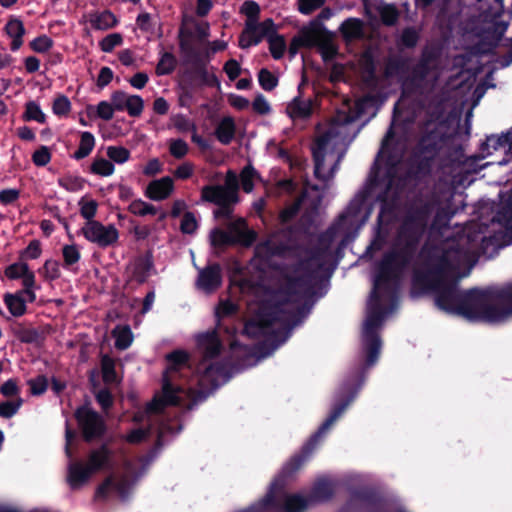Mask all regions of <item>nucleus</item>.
I'll return each instance as SVG.
<instances>
[{
    "instance_id": "obj_59",
    "label": "nucleus",
    "mask_w": 512,
    "mask_h": 512,
    "mask_svg": "<svg viewBox=\"0 0 512 512\" xmlns=\"http://www.w3.org/2000/svg\"><path fill=\"white\" fill-rule=\"evenodd\" d=\"M258 81L265 91H272L278 85V78L267 68H262L258 73Z\"/></svg>"
},
{
    "instance_id": "obj_20",
    "label": "nucleus",
    "mask_w": 512,
    "mask_h": 512,
    "mask_svg": "<svg viewBox=\"0 0 512 512\" xmlns=\"http://www.w3.org/2000/svg\"><path fill=\"white\" fill-rule=\"evenodd\" d=\"M423 206H427L428 210H429V215H428L427 224H426L427 226H426L424 234H426V232L428 230L430 219H431L433 214H435V215H434V218H433L432 225L434 227H439V228L447 227L449 225V222H450L451 218L455 214V212L453 210H451L449 207H439V208H437V203L435 201H433V200H422V199H419V200H415V201L411 202L410 204H408L405 207V210H404V212L402 214V217L400 219L399 226L401 225L405 214L407 213V211L409 209H411V207H418L419 208V207H423ZM423 236H425V235H423ZM423 238L424 237H422V239Z\"/></svg>"
},
{
    "instance_id": "obj_37",
    "label": "nucleus",
    "mask_w": 512,
    "mask_h": 512,
    "mask_svg": "<svg viewBox=\"0 0 512 512\" xmlns=\"http://www.w3.org/2000/svg\"><path fill=\"white\" fill-rule=\"evenodd\" d=\"M236 126L232 117L226 116L217 124L215 128V136L222 144H229L235 135Z\"/></svg>"
},
{
    "instance_id": "obj_55",
    "label": "nucleus",
    "mask_w": 512,
    "mask_h": 512,
    "mask_svg": "<svg viewBox=\"0 0 512 512\" xmlns=\"http://www.w3.org/2000/svg\"><path fill=\"white\" fill-rule=\"evenodd\" d=\"M38 273L43 276L45 280L53 281L60 278L59 262L56 260H46Z\"/></svg>"
},
{
    "instance_id": "obj_44",
    "label": "nucleus",
    "mask_w": 512,
    "mask_h": 512,
    "mask_svg": "<svg viewBox=\"0 0 512 512\" xmlns=\"http://www.w3.org/2000/svg\"><path fill=\"white\" fill-rule=\"evenodd\" d=\"M233 234L224 231L221 228H214L210 233V243L214 248H223L227 246H233Z\"/></svg>"
},
{
    "instance_id": "obj_14",
    "label": "nucleus",
    "mask_w": 512,
    "mask_h": 512,
    "mask_svg": "<svg viewBox=\"0 0 512 512\" xmlns=\"http://www.w3.org/2000/svg\"><path fill=\"white\" fill-rule=\"evenodd\" d=\"M74 417L84 441L92 442L105 435L107 427L103 417L87 404L79 406L74 412Z\"/></svg>"
},
{
    "instance_id": "obj_57",
    "label": "nucleus",
    "mask_w": 512,
    "mask_h": 512,
    "mask_svg": "<svg viewBox=\"0 0 512 512\" xmlns=\"http://www.w3.org/2000/svg\"><path fill=\"white\" fill-rule=\"evenodd\" d=\"M29 265L23 260L8 265L4 270V275L10 280H18L28 271Z\"/></svg>"
},
{
    "instance_id": "obj_56",
    "label": "nucleus",
    "mask_w": 512,
    "mask_h": 512,
    "mask_svg": "<svg viewBox=\"0 0 512 512\" xmlns=\"http://www.w3.org/2000/svg\"><path fill=\"white\" fill-rule=\"evenodd\" d=\"M42 248L41 242L38 239H33L29 242L27 247L19 254V260L27 262V260H35L41 256Z\"/></svg>"
},
{
    "instance_id": "obj_13",
    "label": "nucleus",
    "mask_w": 512,
    "mask_h": 512,
    "mask_svg": "<svg viewBox=\"0 0 512 512\" xmlns=\"http://www.w3.org/2000/svg\"><path fill=\"white\" fill-rule=\"evenodd\" d=\"M275 301H265L261 303L254 317L270 332L276 323H281L285 326L286 305L298 303L299 300L295 296H286L277 294L275 290Z\"/></svg>"
},
{
    "instance_id": "obj_6",
    "label": "nucleus",
    "mask_w": 512,
    "mask_h": 512,
    "mask_svg": "<svg viewBox=\"0 0 512 512\" xmlns=\"http://www.w3.org/2000/svg\"><path fill=\"white\" fill-rule=\"evenodd\" d=\"M179 47L182 53V66L178 71V80L182 90L188 94L203 87L220 88L216 68H208L210 51L207 48L196 47L190 39L183 36L182 31Z\"/></svg>"
},
{
    "instance_id": "obj_8",
    "label": "nucleus",
    "mask_w": 512,
    "mask_h": 512,
    "mask_svg": "<svg viewBox=\"0 0 512 512\" xmlns=\"http://www.w3.org/2000/svg\"><path fill=\"white\" fill-rule=\"evenodd\" d=\"M166 368L162 371V447L164 446V434L166 425L164 423L165 402L171 399L172 393L187 382L192 373L190 355L187 351L177 349L165 355Z\"/></svg>"
},
{
    "instance_id": "obj_17",
    "label": "nucleus",
    "mask_w": 512,
    "mask_h": 512,
    "mask_svg": "<svg viewBox=\"0 0 512 512\" xmlns=\"http://www.w3.org/2000/svg\"><path fill=\"white\" fill-rule=\"evenodd\" d=\"M125 274L126 286L132 287L134 284L146 283L151 275L156 274L152 251L147 250L131 260L126 266Z\"/></svg>"
},
{
    "instance_id": "obj_10",
    "label": "nucleus",
    "mask_w": 512,
    "mask_h": 512,
    "mask_svg": "<svg viewBox=\"0 0 512 512\" xmlns=\"http://www.w3.org/2000/svg\"><path fill=\"white\" fill-rule=\"evenodd\" d=\"M456 315L471 321L496 323L491 288L485 290L472 288L463 291Z\"/></svg>"
},
{
    "instance_id": "obj_16",
    "label": "nucleus",
    "mask_w": 512,
    "mask_h": 512,
    "mask_svg": "<svg viewBox=\"0 0 512 512\" xmlns=\"http://www.w3.org/2000/svg\"><path fill=\"white\" fill-rule=\"evenodd\" d=\"M496 152H502V160L512 158V128L500 135L491 134L480 144L477 154L465 157L462 160H484Z\"/></svg>"
},
{
    "instance_id": "obj_11",
    "label": "nucleus",
    "mask_w": 512,
    "mask_h": 512,
    "mask_svg": "<svg viewBox=\"0 0 512 512\" xmlns=\"http://www.w3.org/2000/svg\"><path fill=\"white\" fill-rule=\"evenodd\" d=\"M350 142L351 139H347L343 127L331 126L312 141V160H325L326 156L342 160Z\"/></svg>"
},
{
    "instance_id": "obj_42",
    "label": "nucleus",
    "mask_w": 512,
    "mask_h": 512,
    "mask_svg": "<svg viewBox=\"0 0 512 512\" xmlns=\"http://www.w3.org/2000/svg\"><path fill=\"white\" fill-rule=\"evenodd\" d=\"M6 32L13 39L11 48L17 50L22 45V36L24 35L23 23L18 19H12L6 24Z\"/></svg>"
},
{
    "instance_id": "obj_49",
    "label": "nucleus",
    "mask_w": 512,
    "mask_h": 512,
    "mask_svg": "<svg viewBox=\"0 0 512 512\" xmlns=\"http://www.w3.org/2000/svg\"><path fill=\"white\" fill-rule=\"evenodd\" d=\"M317 46L324 63L333 61L339 53L338 46L329 39L318 42Z\"/></svg>"
},
{
    "instance_id": "obj_39",
    "label": "nucleus",
    "mask_w": 512,
    "mask_h": 512,
    "mask_svg": "<svg viewBox=\"0 0 512 512\" xmlns=\"http://www.w3.org/2000/svg\"><path fill=\"white\" fill-rule=\"evenodd\" d=\"M311 306L307 302L298 305L295 309L287 310L284 315L285 328L290 330L301 323L302 319L310 313Z\"/></svg>"
},
{
    "instance_id": "obj_22",
    "label": "nucleus",
    "mask_w": 512,
    "mask_h": 512,
    "mask_svg": "<svg viewBox=\"0 0 512 512\" xmlns=\"http://www.w3.org/2000/svg\"><path fill=\"white\" fill-rule=\"evenodd\" d=\"M111 101L117 111H126L130 116H139L144 107L143 100L138 95H130L123 91H115L111 95Z\"/></svg>"
},
{
    "instance_id": "obj_41",
    "label": "nucleus",
    "mask_w": 512,
    "mask_h": 512,
    "mask_svg": "<svg viewBox=\"0 0 512 512\" xmlns=\"http://www.w3.org/2000/svg\"><path fill=\"white\" fill-rule=\"evenodd\" d=\"M333 494L334 489L331 482L326 479H321L313 485L310 498L313 501H327L332 498Z\"/></svg>"
},
{
    "instance_id": "obj_50",
    "label": "nucleus",
    "mask_w": 512,
    "mask_h": 512,
    "mask_svg": "<svg viewBox=\"0 0 512 512\" xmlns=\"http://www.w3.org/2000/svg\"><path fill=\"white\" fill-rule=\"evenodd\" d=\"M24 118L28 121H36L40 124L46 121L45 113L41 110L40 105L34 101L26 103Z\"/></svg>"
},
{
    "instance_id": "obj_15",
    "label": "nucleus",
    "mask_w": 512,
    "mask_h": 512,
    "mask_svg": "<svg viewBox=\"0 0 512 512\" xmlns=\"http://www.w3.org/2000/svg\"><path fill=\"white\" fill-rule=\"evenodd\" d=\"M363 505L368 512H407L401 507L389 504L376 490L368 487L355 489L351 492L348 506Z\"/></svg>"
},
{
    "instance_id": "obj_3",
    "label": "nucleus",
    "mask_w": 512,
    "mask_h": 512,
    "mask_svg": "<svg viewBox=\"0 0 512 512\" xmlns=\"http://www.w3.org/2000/svg\"><path fill=\"white\" fill-rule=\"evenodd\" d=\"M355 392V390L352 391L345 400L333 405L328 417L303 445L301 452L292 456L271 482L265 496L249 506L251 512H304L306 510L308 501L305 497L300 494H284L283 501H281L278 498V493L284 490L287 479L291 478L303 466L319 440L354 401Z\"/></svg>"
},
{
    "instance_id": "obj_31",
    "label": "nucleus",
    "mask_w": 512,
    "mask_h": 512,
    "mask_svg": "<svg viewBox=\"0 0 512 512\" xmlns=\"http://www.w3.org/2000/svg\"><path fill=\"white\" fill-rule=\"evenodd\" d=\"M339 31L346 43H350L354 40H360L364 38L365 35L364 22L360 18H347L341 23Z\"/></svg>"
},
{
    "instance_id": "obj_53",
    "label": "nucleus",
    "mask_w": 512,
    "mask_h": 512,
    "mask_svg": "<svg viewBox=\"0 0 512 512\" xmlns=\"http://www.w3.org/2000/svg\"><path fill=\"white\" fill-rule=\"evenodd\" d=\"M14 335L20 342L25 344L36 343L40 338V334L37 329L25 328L21 325L14 329Z\"/></svg>"
},
{
    "instance_id": "obj_21",
    "label": "nucleus",
    "mask_w": 512,
    "mask_h": 512,
    "mask_svg": "<svg viewBox=\"0 0 512 512\" xmlns=\"http://www.w3.org/2000/svg\"><path fill=\"white\" fill-rule=\"evenodd\" d=\"M492 302L495 305L496 323L512 316V283L491 288Z\"/></svg>"
},
{
    "instance_id": "obj_12",
    "label": "nucleus",
    "mask_w": 512,
    "mask_h": 512,
    "mask_svg": "<svg viewBox=\"0 0 512 512\" xmlns=\"http://www.w3.org/2000/svg\"><path fill=\"white\" fill-rule=\"evenodd\" d=\"M382 164L383 162H373L364 187L349 202L346 210L338 216L336 221L338 226L343 225L348 218H356L361 213L372 191L380 185Z\"/></svg>"
},
{
    "instance_id": "obj_54",
    "label": "nucleus",
    "mask_w": 512,
    "mask_h": 512,
    "mask_svg": "<svg viewBox=\"0 0 512 512\" xmlns=\"http://www.w3.org/2000/svg\"><path fill=\"white\" fill-rule=\"evenodd\" d=\"M406 68V63L402 58L399 57H391L388 58L384 68V76L385 78H392L402 72H404Z\"/></svg>"
},
{
    "instance_id": "obj_61",
    "label": "nucleus",
    "mask_w": 512,
    "mask_h": 512,
    "mask_svg": "<svg viewBox=\"0 0 512 512\" xmlns=\"http://www.w3.org/2000/svg\"><path fill=\"white\" fill-rule=\"evenodd\" d=\"M52 111L59 117H66L71 111V102L65 95H58L52 103Z\"/></svg>"
},
{
    "instance_id": "obj_5",
    "label": "nucleus",
    "mask_w": 512,
    "mask_h": 512,
    "mask_svg": "<svg viewBox=\"0 0 512 512\" xmlns=\"http://www.w3.org/2000/svg\"><path fill=\"white\" fill-rule=\"evenodd\" d=\"M498 202L490 199L478 201L475 209L477 221L469 231V243L479 242V251L486 254L490 247L503 248L512 244V187L498 193Z\"/></svg>"
},
{
    "instance_id": "obj_63",
    "label": "nucleus",
    "mask_w": 512,
    "mask_h": 512,
    "mask_svg": "<svg viewBox=\"0 0 512 512\" xmlns=\"http://www.w3.org/2000/svg\"><path fill=\"white\" fill-rule=\"evenodd\" d=\"M22 403L23 400L20 397L15 401H4L0 403V417L6 419L12 418L19 411Z\"/></svg>"
},
{
    "instance_id": "obj_48",
    "label": "nucleus",
    "mask_w": 512,
    "mask_h": 512,
    "mask_svg": "<svg viewBox=\"0 0 512 512\" xmlns=\"http://www.w3.org/2000/svg\"><path fill=\"white\" fill-rule=\"evenodd\" d=\"M94 145V136L90 132H83L81 134L79 147L74 153V157L77 159L87 157L94 148Z\"/></svg>"
},
{
    "instance_id": "obj_19",
    "label": "nucleus",
    "mask_w": 512,
    "mask_h": 512,
    "mask_svg": "<svg viewBox=\"0 0 512 512\" xmlns=\"http://www.w3.org/2000/svg\"><path fill=\"white\" fill-rule=\"evenodd\" d=\"M81 233L88 241L102 248L113 245L119 237L118 230L113 225L104 226L99 221L86 222Z\"/></svg>"
},
{
    "instance_id": "obj_7",
    "label": "nucleus",
    "mask_w": 512,
    "mask_h": 512,
    "mask_svg": "<svg viewBox=\"0 0 512 512\" xmlns=\"http://www.w3.org/2000/svg\"><path fill=\"white\" fill-rule=\"evenodd\" d=\"M294 257L296 262L290 265L278 267L279 284L277 294L295 296L299 301L306 296L314 294L313 282L316 279L317 270L322 267L321 263L316 266L308 256Z\"/></svg>"
},
{
    "instance_id": "obj_58",
    "label": "nucleus",
    "mask_w": 512,
    "mask_h": 512,
    "mask_svg": "<svg viewBox=\"0 0 512 512\" xmlns=\"http://www.w3.org/2000/svg\"><path fill=\"white\" fill-rule=\"evenodd\" d=\"M80 206V214L81 216L87 220V222L95 221L93 218L97 213L98 203L94 199L86 200V198H81L79 201Z\"/></svg>"
},
{
    "instance_id": "obj_35",
    "label": "nucleus",
    "mask_w": 512,
    "mask_h": 512,
    "mask_svg": "<svg viewBox=\"0 0 512 512\" xmlns=\"http://www.w3.org/2000/svg\"><path fill=\"white\" fill-rule=\"evenodd\" d=\"M242 333L252 339H257L270 334L275 341L278 340L279 336V331L272 330L270 332L254 316L245 322Z\"/></svg>"
},
{
    "instance_id": "obj_32",
    "label": "nucleus",
    "mask_w": 512,
    "mask_h": 512,
    "mask_svg": "<svg viewBox=\"0 0 512 512\" xmlns=\"http://www.w3.org/2000/svg\"><path fill=\"white\" fill-rule=\"evenodd\" d=\"M197 344L203 349L204 357L216 358L221 352V341L215 331L200 334L197 337Z\"/></svg>"
},
{
    "instance_id": "obj_25",
    "label": "nucleus",
    "mask_w": 512,
    "mask_h": 512,
    "mask_svg": "<svg viewBox=\"0 0 512 512\" xmlns=\"http://www.w3.org/2000/svg\"><path fill=\"white\" fill-rule=\"evenodd\" d=\"M241 12L247 17L245 26H247L249 30H255L260 26L263 30V34H265L268 32V28H272L273 20L271 18H267L261 23H258L260 6L257 2L253 0L245 1L242 5Z\"/></svg>"
},
{
    "instance_id": "obj_1",
    "label": "nucleus",
    "mask_w": 512,
    "mask_h": 512,
    "mask_svg": "<svg viewBox=\"0 0 512 512\" xmlns=\"http://www.w3.org/2000/svg\"><path fill=\"white\" fill-rule=\"evenodd\" d=\"M429 210L427 206L411 207L396 230L392 248L384 253L377 265L374 286L371 291L367 316L363 326L362 346L365 354L364 367L351 373L341 384L334 405L345 400L352 391L357 396L365 378V368L375 365L379 359L382 340L379 335L384 317L387 313L382 304L379 289L387 288L391 283H398L404 272L412 264L418 253L424 235Z\"/></svg>"
},
{
    "instance_id": "obj_26",
    "label": "nucleus",
    "mask_w": 512,
    "mask_h": 512,
    "mask_svg": "<svg viewBox=\"0 0 512 512\" xmlns=\"http://www.w3.org/2000/svg\"><path fill=\"white\" fill-rule=\"evenodd\" d=\"M315 100L312 98L302 99L301 96H296L287 105L286 111L292 120H308L314 110Z\"/></svg>"
},
{
    "instance_id": "obj_27",
    "label": "nucleus",
    "mask_w": 512,
    "mask_h": 512,
    "mask_svg": "<svg viewBox=\"0 0 512 512\" xmlns=\"http://www.w3.org/2000/svg\"><path fill=\"white\" fill-rule=\"evenodd\" d=\"M228 228L233 234V246L250 247L257 239V233L247 228L246 221L243 218H240L237 222L230 223Z\"/></svg>"
},
{
    "instance_id": "obj_51",
    "label": "nucleus",
    "mask_w": 512,
    "mask_h": 512,
    "mask_svg": "<svg viewBox=\"0 0 512 512\" xmlns=\"http://www.w3.org/2000/svg\"><path fill=\"white\" fill-rule=\"evenodd\" d=\"M128 210L138 216H146V215H155L157 213V209L154 205L147 203L141 199L133 200Z\"/></svg>"
},
{
    "instance_id": "obj_47",
    "label": "nucleus",
    "mask_w": 512,
    "mask_h": 512,
    "mask_svg": "<svg viewBox=\"0 0 512 512\" xmlns=\"http://www.w3.org/2000/svg\"><path fill=\"white\" fill-rule=\"evenodd\" d=\"M269 51L275 60H279L284 56L286 50V41L282 35L273 33L268 39Z\"/></svg>"
},
{
    "instance_id": "obj_23",
    "label": "nucleus",
    "mask_w": 512,
    "mask_h": 512,
    "mask_svg": "<svg viewBox=\"0 0 512 512\" xmlns=\"http://www.w3.org/2000/svg\"><path fill=\"white\" fill-rule=\"evenodd\" d=\"M222 284L221 267L213 263L199 270L196 285L206 293L216 291Z\"/></svg>"
},
{
    "instance_id": "obj_2",
    "label": "nucleus",
    "mask_w": 512,
    "mask_h": 512,
    "mask_svg": "<svg viewBox=\"0 0 512 512\" xmlns=\"http://www.w3.org/2000/svg\"><path fill=\"white\" fill-rule=\"evenodd\" d=\"M470 137V124L461 130L458 125L451 130L447 121L433 124L425 122L420 128L419 138L413 148L412 160H462L465 144ZM404 145L396 137L393 127L385 133L374 160H405Z\"/></svg>"
},
{
    "instance_id": "obj_34",
    "label": "nucleus",
    "mask_w": 512,
    "mask_h": 512,
    "mask_svg": "<svg viewBox=\"0 0 512 512\" xmlns=\"http://www.w3.org/2000/svg\"><path fill=\"white\" fill-rule=\"evenodd\" d=\"M91 28L95 30H108L117 24V19L110 11L93 12L86 16Z\"/></svg>"
},
{
    "instance_id": "obj_46",
    "label": "nucleus",
    "mask_w": 512,
    "mask_h": 512,
    "mask_svg": "<svg viewBox=\"0 0 512 512\" xmlns=\"http://www.w3.org/2000/svg\"><path fill=\"white\" fill-rule=\"evenodd\" d=\"M101 372L103 381L106 384H112L117 382L115 360L107 354L101 357Z\"/></svg>"
},
{
    "instance_id": "obj_62",
    "label": "nucleus",
    "mask_w": 512,
    "mask_h": 512,
    "mask_svg": "<svg viewBox=\"0 0 512 512\" xmlns=\"http://www.w3.org/2000/svg\"><path fill=\"white\" fill-rule=\"evenodd\" d=\"M251 163L252 162H248V165L243 168V170L240 174L242 189L246 193H249L253 190V187H254L253 178L257 174L256 170L253 168Z\"/></svg>"
},
{
    "instance_id": "obj_43",
    "label": "nucleus",
    "mask_w": 512,
    "mask_h": 512,
    "mask_svg": "<svg viewBox=\"0 0 512 512\" xmlns=\"http://www.w3.org/2000/svg\"><path fill=\"white\" fill-rule=\"evenodd\" d=\"M115 337V347L119 350H125L130 347L133 341V334L128 325L119 327L117 326L113 332Z\"/></svg>"
},
{
    "instance_id": "obj_9",
    "label": "nucleus",
    "mask_w": 512,
    "mask_h": 512,
    "mask_svg": "<svg viewBox=\"0 0 512 512\" xmlns=\"http://www.w3.org/2000/svg\"><path fill=\"white\" fill-rule=\"evenodd\" d=\"M186 384L187 382L178 387L176 392L172 393V398L165 402L164 423L167 427L164 438L167 435L178 434L183 428L181 414L193 409L207 398L205 391L193 389Z\"/></svg>"
},
{
    "instance_id": "obj_52",
    "label": "nucleus",
    "mask_w": 512,
    "mask_h": 512,
    "mask_svg": "<svg viewBox=\"0 0 512 512\" xmlns=\"http://www.w3.org/2000/svg\"><path fill=\"white\" fill-rule=\"evenodd\" d=\"M380 20L385 26H394L400 16L398 9L393 4H387L379 10Z\"/></svg>"
},
{
    "instance_id": "obj_30",
    "label": "nucleus",
    "mask_w": 512,
    "mask_h": 512,
    "mask_svg": "<svg viewBox=\"0 0 512 512\" xmlns=\"http://www.w3.org/2000/svg\"><path fill=\"white\" fill-rule=\"evenodd\" d=\"M112 451L107 444H102L99 448L91 450L88 455L86 466L94 474L110 465Z\"/></svg>"
},
{
    "instance_id": "obj_45",
    "label": "nucleus",
    "mask_w": 512,
    "mask_h": 512,
    "mask_svg": "<svg viewBox=\"0 0 512 512\" xmlns=\"http://www.w3.org/2000/svg\"><path fill=\"white\" fill-rule=\"evenodd\" d=\"M160 413V390H155L153 398L150 403H148L143 411H138L133 416V421L135 423H141L145 420V418L151 414H159Z\"/></svg>"
},
{
    "instance_id": "obj_36",
    "label": "nucleus",
    "mask_w": 512,
    "mask_h": 512,
    "mask_svg": "<svg viewBox=\"0 0 512 512\" xmlns=\"http://www.w3.org/2000/svg\"><path fill=\"white\" fill-rule=\"evenodd\" d=\"M3 301L14 317H21L27 312L26 299L22 297L19 291L15 293H6L3 296Z\"/></svg>"
},
{
    "instance_id": "obj_29",
    "label": "nucleus",
    "mask_w": 512,
    "mask_h": 512,
    "mask_svg": "<svg viewBox=\"0 0 512 512\" xmlns=\"http://www.w3.org/2000/svg\"><path fill=\"white\" fill-rule=\"evenodd\" d=\"M128 489L129 483L126 478H122L117 481L113 475H110L97 487L95 499H106L111 490H114L120 496L125 497L128 493Z\"/></svg>"
},
{
    "instance_id": "obj_4",
    "label": "nucleus",
    "mask_w": 512,
    "mask_h": 512,
    "mask_svg": "<svg viewBox=\"0 0 512 512\" xmlns=\"http://www.w3.org/2000/svg\"><path fill=\"white\" fill-rule=\"evenodd\" d=\"M418 256L422 267L413 272V287L433 292L440 310L457 314L463 291L459 290L456 279H448L452 263L447 251L438 245L425 243Z\"/></svg>"
},
{
    "instance_id": "obj_64",
    "label": "nucleus",
    "mask_w": 512,
    "mask_h": 512,
    "mask_svg": "<svg viewBox=\"0 0 512 512\" xmlns=\"http://www.w3.org/2000/svg\"><path fill=\"white\" fill-rule=\"evenodd\" d=\"M427 114L429 119L426 122L436 124L441 121H446L444 119L445 107L441 101H438L436 103H430L427 109Z\"/></svg>"
},
{
    "instance_id": "obj_33",
    "label": "nucleus",
    "mask_w": 512,
    "mask_h": 512,
    "mask_svg": "<svg viewBox=\"0 0 512 512\" xmlns=\"http://www.w3.org/2000/svg\"><path fill=\"white\" fill-rule=\"evenodd\" d=\"M276 26L273 22L272 28H268V32L263 34L262 28L259 26L255 30H249L247 26H245V29L243 31V34L240 38L239 45L241 48H247L250 46H256L258 45L263 38L269 39L270 35L275 33Z\"/></svg>"
},
{
    "instance_id": "obj_28",
    "label": "nucleus",
    "mask_w": 512,
    "mask_h": 512,
    "mask_svg": "<svg viewBox=\"0 0 512 512\" xmlns=\"http://www.w3.org/2000/svg\"><path fill=\"white\" fill-rule=\"evenodd\" d=\"M93 473L81 461L72 462L68 466L67 481L71 489L75 490L82 487L89 481Z\"/></svg>"
},
{
    "instance_id": "obj_18",
    "label": "nucleus",
    "mask_w": 512,
    "mask_h": 512,
    "mask_svg": "<svg viewBox=\"0 0 512 512\" xmlns=\"http://www.w3.org/2000/svg\"><path fill=\"white\" fill-rule=\"evenodd\" d=\"M390 164L386 174L380 176V185H385L386 189L377 196V200L380 202V211L377 216V226L388 225L395 216L396 211V198L388 197V190L391 188L394 181L393 169L402 162H385Z\"/></svg>"
},
{
    "instance_id": "obj_60",
    "label": "nucleus",
    "mask_w": 512,
    "mask_h": 512,
    "mask_svg": "<svg viewBox=\"0 0 512 512\" xmlns=\"http://www.w3.org/2000/svg\"><path fill=\"white\" fill-rule=\"evenodd\" d=\"M338 226L336 223H334L332 226H330L326 231L319 234L317 237V243L316 247L321 248L325 252H329V249L331 247L332 242L334 241L335 235H336V227Z\"/></svg>"
},
{
    "instance_id": "obj_24",
    "label": "nucleus",
    "mask_w": 512,
    "mask_h": 512,
    "mask_svg": "<svg viewBox=\"0 0 512 512\" xmlns=\"http://www.w3.org/2000/svg\"><path fill=\"white\" fill-rule=\"evenodd\" d=\"M201 199L215 205L239 202V197L233 195L222 185H205L201 189Z\"/></svg>"
},
{
    "instance_id": "obj_38",
    "label": "nucleus",
    "mask_w": 512,
    "mask_h": 512,
    "mask_svg": "<svg viewBox=\"0 0 512 512\" xmlns=\"http://www.w3.org/2000/svg\"><path fill=\"white\" fill-rule=\"evenodd\" d=\"M420 40V31L413 27H405L396 40V45L399 50L414 49Z\"/></svg>"
},
{
    "instance_id": "obj_40",
    "label": "nucleus",
    "mask_w": 512,
    "mask_h": 512,
    "mask_svg": "<svg viewBox=\"0 0 512 512\" xmlns=\"http://www.w3.org/2000/svg\"><path fill=\"white\" fill-rule=\"evenodd\" d=\"M269 252L273 256L281 258H294L302 254L303 246L299 244L274 243L269 246Z\"/></svg>"
}]
</instances>
